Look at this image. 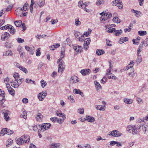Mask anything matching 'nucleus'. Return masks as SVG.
Wrapping results in <instances>:
<instances>
[{
    "label": "nucleus",
    "instance_id": "f257e3e1",
    "mask_svg": "<svg viewBox=\"0 0 148 148\" xmlns=\"http://www.w3.org/2000/svg\"><path fill=\"white\" fill-rule=\"evenodd\" d=\"M29 141V137L27 135H24L20 138H18L16 140V143L19 145H22L23 143H28Z\"/></svg>",
    "mask_w": 148,
    "mask_h": 148
},
{
    "label": "nucleus",
    "instance_id": "f03ea898",
    "mask_svg": "<svg viewBox=\"0 0 148 148\" xmlns=\"http://www.w3.org/2000/svg\"><path fill=\"white\" fill-rule=\"evenodd\" d=\"M122 134L119 131L116 130H114L109 132L108 134L109 136L114 137L120 136L122 135Z\"/></svg>",
    "mask_w": 148,
    "mask_h": 148
},
{
    "label": "nucleus",
    "instance_id": "7ed1b4c3",
    "mask_svg": "<svg viewBox=\"0 0 148 148\" xmlns=\"http://www.w3.org/2000/svg\"><path fill=\"white\" fill-rule=\"evenodd\" d=\"M51 126V124L49 123H43L41 125V128L40 129V132H43L46 130L49 129Z\"/></svg>",
    "mask_w": 148,
    "mask_h": 148
},
{
    "label": "nucleus",
    "instance_id": "20e7f679",
    "mask_svg": "<svg viewBox=\"0 0 148 148\" xmlns=\"http://www.w3.org/2000/svg\"><path fill=\"white\" fill-rule=\"evenodd\" d=\"M6 86L10 94L12 96H14L15 94V91L10 86L9 84L7 83Z\"/></svg>",
    "mask_w": 148,
    "mask_h": 148
},
{
    "label": "nucleus",
    "instance_id": "39448f33",
    "mask_svg": "<svg viewBox=\"0 0 148 148\" xmlns=\"http://www.w3.org/2000/svg\"><path fill=\"white\" fill-rule=\"evenodd\" d=\"M64 62L62 61L60 62L58 66V73H61L62 71H63L64 66Z\"/></svg>",
    "mask_w": 148,
    "mask_h": 148
},
{
    "label": "nucleus",
    "instance_id": "423d86ee",
    "mask_svg": "<svg viewBox=\"0 0 148 148\" xmlns=\"http://www.w3.org/2000/svg\"><path fill=\"white\" fill-rule=\"evenodd\" d=\"M79 81V79L78 77L75 76H72L70 79V82L72 84L76 83Z\"/></svg>",
    "mask_w": 148,
    "mask_h": 148
},
{
    "label": "nucleus",
    "instance_id": "0eeeda50",
    "mask_svg": "<svg viewBox=\"0 0 148 148\" xmlns=\"http://www.w3.org/2000/svg\"><path fill=\"white\" fill-rule=\"evenodd\" d=\"M141 127V125H139V128L138 127H136L135 125H133V128H132L131 130V133L133 134H137L138 132L137 130L140 128Z\"/></svg>",
    "mask_w": 148,
    "mask_h": 148
},
{
    "label": "nucleus",
    "instance_id": "6e6552de",
    "mask_svg": "<svg viewBox=\"0 0 148 148\" xmlns=\"http://www.w3.org/2000/svg\"><path fill=\"white\" fill-rule=\"evenodd\" d=\"M10 34L7 32H5L1 36V39L4 40L7 39L10 36Z\"/></svg>",
    "mask_w": 148,
    "mask_h": 148
},
{
    "label": "nucleus",
    "instance_id": "1a4fd4ad",
    "mask_svg": "<svg viewBox=\"0 0 148 148\" xmlns=\"http://www.w3.org/2000/svg\"><path fill=\"white\" fill-rule=\"evenodd\" d=\"M73 93L75 94H78L80 95L82 97L84 96L83 92L79 89H75L73 90Z\"/></svg>",
    "mask_w": 148,
    "mask_h": 148
},
{
    "label": "nucleus",
    "instance_id": "9d476101",
    "mask_svg": "<svg viewBox=\"0 0 148 148\" xmlns=\"http://www.w3.org/2000/svg\"><path fill=\"white\" fill-rule=\"evenodd\" d=\"M8 111L4 110L2 113L4 115V118L6 121L10 119L9 116L8 115Z\"/></svg>",
    "mask_w": 148,
    "mask_h": 148
},
{
    "label": "nucleus",
    "instance_id": "9b49d317",
    "mask_svg": "<svg viewBox=\"0 0 148 148\" xmlns=\"http://www.w3.org/2000/svg\"><path fill=\"white\" fill-rule=\"evenodd\" d=\"M90 69H84L80 71V73L83 75H88L90 73Z\"/></svg>",
    "mask_w": 148,
    "mask_h": 148
},
{
    "label": "nucleus",
    "instance_id": "f8f14e48",
    "mask_svg": "<svg viewBox=\"0 0 148 148\" xmlns=\"http://www.w3.org/2000/svg\"><path fill=\"white\" fill-rule=\"evenodd\" d=\"M17 80H15V82L12 81L10 82L11 86L14 88H17L19 86V84L17 83Z\"/></svg>",
    "mask_w": 148,
    "mask_h": 148
},
{
    "label": "nucleus",
    "instance_id": "ddd939ff",
    "mask_svg": "<svg viewBox=\"0 0 148 148\" xmlns=\"http://www.w3.org/2000/svg\"><path fill=\"white\" fill-rule=\"evenodd\" d=\"M41 125H38L34 126L33 127V130L35 132L38 131V132H40V129L41 128Z\"/></svg>",
    "mask_w": 148,
    "mask_h": 148
},
{
    "label": "nucleus",
    "instance_id": "4468645a",
    "mask_svg": "<svg viewBox=\"0 0 148 148\" xmlns=\"http://www.w3.org/2000/svg\"><path fill=\"white\" fill-rule=\"evenodd\" d=\"M60 144L59 143H53L50 146V148H60Z\"/></svg>",
    "mask_w": 148,
    "mask_h": 148
},
{
    "label": "nucleus",
    "instance_id": "2eb2a0df",
    "mask_svg": "<svg viewBox=\"0 0 148 148\" xmlns=\"http://www.w3.org/2000/svg\"><path fill=\"white\" fill-rule=\"evenodd\" d=\"M56 114L58 116L62 117L63 120L66 119L65 114L62 113L61 111H57L56 112Z\"/></svg>",
    "mask_w": 148,
    "mask_h": 148
},
{
    "label": "nucleus",
    "instance_id": "dca6fc26",
    "mask_svg": "<svg viewBox=\"0 0 148 148\" xmlns=\"http://www.w3.org/2000/svg\"><path fill=\"white\" fill-rule=\"evenodd\" d=\"M74 49L77 52H81L82 49V47L80 46H75L73 47Z\"/></svg>",
    "mask_w": 148,
    "mask_h": 148
},
{
    "label": "nucleus",
    "instance_id": "f3484780",
    "mask_svg": "<svg viewBox=\"0 0 148 148\" xmlns=\"http://www.w3.org/2000/svg\"><path fill=\"white\" fill-rule=\"evenodd\" d=\"M35 116L37 121L41 120L43 117V115L39 113H37L35 115Z\"/></svg>",
    "mask_w": 148,
    "mask_h": 148
},
{
    "label": "nucleus",
    "instance_id": "a211bd4d",
    "mask_svg": "<svg viewBox=\"0 0 148 148\" xmlns=\"http://www.w3.org/2000/svg\"><path fill=\"white\" fill-rule=\"evenodd\" d=\"M86 119L88 122H93L95 121L94 118L93 117H91L90 116H86Z\"/></svg>",
    "mask_w": 148,
    "mask_h": 148
},
{
    "label": "nucleus",
    "instance_id": "6ab92c4d",
    "mask_svg": "<svg viewBox=\"0 0 148 148\" xmlns=\"http://www.w3.org/2000/svg\"><path fill=\"white\" fill-rule=\"evenodd\" d=\"M94 83L96 89L97 90H98L101 88V85L97 81H94Z\"/></svg>",
    "mask_w": 148,
    "mask_h": 148
},
{
    "label": "nucleus",
    "instance_id": "aec40b11",
    "mask_svg": "<svg viewBox=\"0 0 148 148\" xmlns=\"http://www.w3.org/2000/svg\"><path fill=\"white\" fill-rule=\"evenodd\" d=\"M9 31L10 33L12 34H14L16 32V30L11 25H10Z\"/></svg>",
    "mask_w": 148,
    "mask_h": 148
},
{
    "label": "nucleus",
    "instance_id": "412c9836",
    "mask_svg": "<svg viewBox=\"0 0 148 148\" xmlns=\"http://www.w3.org/2000/svg\"><path fill=\"white\" fill-rule=\"evenodd\" d=\"M128 40V38L127 37L121 38H120L119 41V43L120 44L123 43L124 42H126Z\"/></svg>",
    "mask_w": 148,
    "mask_h": 148
},
{
    "label": "nucleus",
    "instance_id": "4be33fe9",
    "mask_svg": "<svg viewBox=\"0 0 148 148\" xmlns=\"http://www.w3.org/2000/svg\"><path fill=\"white\" fill-rule=\"evenodd\" d=\"M108 25H107L106 26V27L107 28L106 29V31L109 33H111L112 32H114H114H115V28H113L109 29V28L108 27Z\"/></svg>",
    "mask_w": 148,
    "mask_h": 148
},
{
    "label": "nucleus",
    "instance_id": "5701e85b",
    "mask_svg": "<svg viewBox=\"0 0 148 148\" xmlns=\"http://www.w3.org/2000/svg\"><path fill=\"white\" fill-rule=\"evenodd\" d=\"M3 93L0 94V101L3 102L5 101V92L4 91H3Z\"/></svg>",
    "mask_w": 148,
    "mask_h": 148
},
{
    "label": "nucleus",
    "instance_id": "b1692460",
    "mask_svg": "<svg viewBox=\"0 0 148 148\" xmlns=\"http://www.w3.org/2000/svg\"><path fill=\"white\" fill-rule=\"evenodd\" d=\"M124 101L126 104H131L132 103L133 101L132 99L125 98L124 99Z\"/></svg>",
    "mask_w": 148,
    "mask_h": 148
},
{
    "label": "nucleus",
    "instance_id": "393cba45",
    "mask_svg": "<svg viewBox=\"0 0 148 148\" xmlns=\"http://www.w3.org/2000/svg\"><path fill=\"white\" fill-rule=\"evenodd\" d=\"M122 33V31L121 29L116 30L115 29V31L114 33V34L116 36H118L120 35Z\"/></svg>",
    "mask_w": 148,
    "mask_h": 148
},
{
    "label": "nucleus",
    "instance_id": "a878e982",
    "mask_svg": "<svg viewBox=\"0 0 148 148\" xmlns=\"http://www.w3.org/2000/svg\"><path fill=\"white\" fill-rule=\"evenodd\" d=\"M13 143V140L11 139H8L6 143V145L7 147H8L9 145H11Z\"/></svg>",
    "mask_w": 148,
    "mask_h": 148
},
{
    "label": "nucleus",
    "instance_id": "bb28decb",
    "mask_svg": "<svg viewBox=\"0 0 148 148\" xmlns=\"http://www.w3.org/2000/svg\"><path fill=\"white\" fill-rule=\"evenodd\" d=\"M137 57L136 60V62L138 64H139L142 61V58L140 55H137Z\"/></svg>",
    "mask_w": 148,
    "mask_h": 148
},
{
    "label": "nucleus",
    "instance_id": "cd10ccee",
    "mask_svg": "<svg viewBox=\"0 0 148 148\" xmlns=\"http://www.w3.org/2000/svg\"><path fill=\"white\" fill-rule=\"evenodd\" d=\"M110 63V67L109 69L107 70V72L106 73V74L108 75V76L110 75V74H112L111 73H110L111 72V69L112 68V66H111V62L110 61L109 62Z\"/></svg>",
    "mask_w": 148,
    "mask_h": 148
},
{
    "label": "nucleus",
    "instance_id": "c85d7f7f",
    "mask_svg": "<svg viewBox=\"0 0 148 148\" xmlns=\"http://www.w3.org/2000/svg\"><path fill=\"white\" fill-rule=\"evenodd\" d=\"M104 53V51L102 50L97 49L96 51V53L98 56L102 55Z\"/></svg>",
    "mask_w": 148,
    "mask_h": 148
},
{
    "label": "nucleus",
    "instance_id": "c756f323",
    "mask_svg": "<svg viewBox=\"0 0 148 148\" xmlns=\"http://www.w3.org/2000/svg\"><path fill=\"white\" fill-rule=\"evenodd\" d=\"M14 23L17 27H19L21 25V21H14Z\"/></svg>",
    "mask_w": 148,
    "mask_h": 148
},
{
    "label": "nucleus",
    "instance_id": "7c9ffc66",
    "mask_svg": "<svg viewBox=\"0 0 148 148\" xmlns=\"http://www.w3.org/2000/svg\"><path fill=\"white\" fill-rule=\"evenodd\" d=\"M27 112L26 111H25L21 115V117L25 119L27 118Z\"/></svg>",
    "mask_w": 148,
    "mask_h": 148
},
{
    "label": "nucleus",
    "instance_id": "2f4dec72",
    "mask_svg": "<svg viewBox=\"0 0 148 148\" xmlns=\"http://www.w3.org/2000/svg\"><path fill=\"white\" fill-rule=\"evenodd\" d=\"M74 34L75 37L78 39L79 37H80V35L81 34L80 32H77V31H75L74 32Z\"/></svg>",
    "mask_w": 148,
    "mask_h": 148
},
{
    "label": "nucleus",
    "instance_id": "473e14b6",
    "mask_svg": "<svg viewBox=\"0 0 148 148\" xmlns=\"http://www.w3.org/2000/svg\"><path fill=\"white\" fill-rule=\"evenodd\" d=\"M113 21L115 23H119L121 22V20L119 19L117 17H115L113 19Z\"/></svg>",
    "mask_w": 148,
    "mask_h": 148
},
{
    "label": "nucleus",
    "instance_id": "72a5a7b5",
    "mask_svg": "<svg viewBox=\"0 0 148 148\" xmlns=\"http://www.w3.org/2000/svg\"><path fill=\"white\" fill-rule=\"evenodd\" d=\"M138 34L140 36H144L147 34V32L145 31H140L138 32Z\"/></svg>",
    "mask_w": 148,
    "mask_h": 148
},
{
    "label": "nucleus",
    "instance_id": "f704fd0d",
    "mask_svg": "<svg viewBox=\"0 0 148 148\" xmlns=\"http://www.w3.org/2000/svg\"><path fill=\"white\" fill-rule=\"evenodd\" d=\"M6 130V134L10 135L13 133V131L10 130L5 128Z\"/></svg>",
    "mask_w": 148,
    "mask_h": 148
},
{
    "label": "nucleus",
    "instance_id": "c9c22d12",
    "mask_svg": "<svg viewBox=\"0 0 148 148\" xmlns=\"http://www.w3.org/2000/svg\"><path fill=\"white\" fill-rule=\"evenodd\" d=\"M88 32H84V34H83L84 35H84L86 37H88L89 36L91 32V30L90 29H88Z\"/></svg>",
    "mask_w": 148,
    "mask_h": 148
},
{
    "label": "nucleus",
    "instance_id": "e433bc0d",
    "mask_svg": "<svg viewBox=\"0 0 148 148\" xmlns=\"http://www.w3.org/2000/svg\"><path fill=\"white\" fill-rule=\"evenodd\" d=\"M45 4V0H40L39 5L40 7L43 6Z\"/></svg>",
    "mask_w": 148,
    "mask_h": 148
},
{
    "label": "nucleus",
    "instance_id": "4c0bfd02",
    "mask_svg": "<svg viewBox=\"0 0 148 148\" xmlns=\"http://www.w3.org/2000/svg\"><path fill=\"white\" fill-rule=\"evenodd\" d=\"M47 94L46 92L42 91L41 92L39 93L38 95V96H43V97H45L47 95Z\"/></svg>",
    "mask_w": 148,
    "mask_h": 148
},
{
    "label": "nucleus",
    "instance_id": "58836bf2",
    "mask_svg": "<svg viewBox=\"0 0 148 148\" xmlns=\"http://www.w3.org/2000/svg\"><path fill=\"white\" fill-rule=\"evenodd\" d=\"M41 86L42 88H44L47 85L46 82L43 80H42L40 81Z\"/></svg>",
    "mask_w": 148,
    "mask_h": 148
},
{
    "label": "nucleus",
    "instance_id": "ea45409f",
    "mask_svg": "<svg viewBox=\"0 0 148 148\" xmlns=\"http://www.w3.org/2000/svg\"><path fill=\"white\" fill-rule=\"evenodd\" d=\"M12 56V52L11 51L8 50L5 52V53L3 54V56Z\"/></svg>",
    "mask_w": 148,
    "mask_h": 148
},
{
    "label": "nucleus",
    "instance_id": "a19ab883",
    "mask_svg": "<svg viewBox=\"0 0 148 148\" xmlns=\"http://www.w3.org/2000/svg\"><path fill=\"white\" fill-rule=\"evenodd\" d=\"M133 128V125H129L127 127V130L130 133H131V130Z\"/></svg>",
    "mask_w": 148,
    "mask_h": 148
},
{
    "label": "nucleus",
    "instance_id": "79ce46f5",
    "mask_svg": "<svg viewBox=\"0 0 148 148\" xmlns=\"http://www.w3.org/2000/svg\"><path fill=\"white\" fill-rule=\"evenodd\" d=\"M90 42V38H87L85 39L84 41V43L87 45H89Z\"/></svg>",
    "mask_w": 148,
    "mask_h": 148
},
{
    "label": "nucleus",
    "instance_id": "37998d69",
    "mask_svg": "<svg viewBox=\"0 0 148 148\" xmlns=\"http://www.w3.org/2000/svg\"><path fill=\"white\" fill-rule=\"evenodd\" d=\"M100 19L101 21H104L107 19L106 17V14H104L103 15H102L100 17Z\"/></svg>",
    "mask_w": 148,
    "mask_h": 148
},
{
    "label": "nucleus",
    "instance_id": "c03bdc74",
    "mask_svg": "<svg viewBox=\"0 0 148 148\" xmlns=\"http://www.w3.org/2000/svg\"><path fill=\"white\" fill-rule=\"evenodd\" d=\"M116 6H117L119 9H122L123 7L122 3L121 2L119 1L117 4L116 5Z\"/></svg>",
    "mask_w": 148,
    "mask_h": 148
},
{
    "label": "nucleus",
    "instance_id": "a18cd8bd",
    "mask_svg": "<svg viewBox=\"0 0 148 148\" xmlns=\"http://www.w3.org/2000/svg\"><path fill=\"white\" fill-rule=\"evenodd\" d=\"M13 76L14 77V78L15 80H18V79L19 77V74L16 73H14Z\"/></svg>",
    "mask_w": 148,
    "mask_h": 148
},
{
    "label": "nucleus",
    "instance_id": "49530a36",
    "mask_svg": "<svg viewBox=\"0 0 148 148\" xmlns=\"http://www.w3.org/2000/svg\"><path fill=\"white\" fill-rule=\"evenodd\" d=\"M5 46L8 48H10L12 46L11 43L7 42L5 43Z\"/></svg>",
    "mask_w": 148,
    "mask_h": 148
},
{
    "label": "nucleus",
    "instance_id": "de8ad7c7",
    "mask_svg": "<svg viewBox=\"0 0 148 148\" xmlns=\"http://www.w3.org/2000/svg\"><path fill=\"white\" fill-rule=\"evenodd\" d=\"M19 69L22 70L23 72L25 73H27V69L22 66H21V67H20Z\"/></svg>",
    "mask_w": 148,
    "mask_h": 148
},
{
    "label": "nucleus",
    "instance_id": "09e8293b",
    "mask_svg": "<svg viewBox=\"0 0 148 148\" xmlns=\"http://www.w3.org/2000/svg\"><path fill=\"white\" fill-rule=\"evenodd\" d=\"M6 130L5 128L2 129L0 133V136H3L6 134Z\"/></svg>",
    "mask_w": 148,
    "mask_h": 148
},
{
    "label": "nucleus",
    "instance_id": "8fccbe9b",
    "mask_svg": "<svg viewBox=\"0 0 148 148\" xmlns=\"http://www.w3.org/2000/svg\"><path fill=\"white\" fill-rule=\"evenodd\" d=\"M112 75L108 76V78L109 79H116L117 77L114 74H112Z\"/></svg>",
    "mask_w": 148,
    "mask_h": 148
},
{
    "label": "nucleus",
    "instance_id": "3c124183",
    "mask_svg": "<svg viewBox=\"0 0 148 148\" xmlns=\"http://www.w3.org/2000/svg\"><path fill=\"white\" fill-rule=\"evenodd\" d=\"M10 25H7L1 27L0 29L1 30H4L9 28Z\"/></svg>",
    "mask_w": 148,
    "mask_h": 148
},
{
    "label": "nucleus",
    "instance_id": "603ef678",
    "mask_svg": "<svg viewBox=\"0 0 148 148\" xmlns=\"http://www.w3.org/2000/svg\"><path fill=\"white\" fill-rule=\"evenodd\" d=\"M28 4L27 3H25L23 7V9L25 11H26L27 10V7H28Z\"/></svg>",
    "mask_w": 148,
    "mask_h": 148
},
{
    "label": "nucleus",
    "instance_id": "864d4df0",
    "mask_svg": "<svg viewBox=\"0 0 148 148\" xmlns=\"http://www.w3.org/2000/svg\"><path fill=\"white\" fill-rule=\"evenodd\" d=\"M75 23L76 26L79 25L81 24V22L79 21V18H76L75 20Z\"/></svg>",
    "mask_w": 148,
    "mask_h": 148
},
{
    "label": "nucleus",
    "instance_id": "5fc2aeb1",
    "mask_svg": "<svg viewBox=\"0 0 148 148\" xmlns=\"http://www.w3.org/2000/svg\"><path fill=\"white\" fill-rule=\"evenodd\" d=\"M46 36V35H37V36H36V37L37 38V39H39L41 38H44Z\"/></svg>",
    "mask_w": 148,
    "mask_h": 148
},
{
    "label": "nucleus",
    "instance_id": "6e6d98bb",
    "mask_svg": "<svg viewBox=\"0 0 148 148\" xmlns=\"http://www.w3.org/2000/svg\"><path fill=\"white\" fill-rule=\"evenodd\" d=\"M78 111L79 113L81 114H83L84 113V109L83 108H81L78 110Z\"/></svg>",
    "mask_w": 148,
    "mask_h": 148
},
{
    "label": "nucleus",
    "instance_id": "4d7b16f0",
    "mask_svg": "<svg viewBox=\"0 0 148 148\" xmlns=\"http://www.w3.org/2000/svg\"><path fill=\"white\" fill-rule=\"evenodd\" d=\"M68 99L70 100L71 103H73L75 102V100L73 99V96H70L68 97Z\"/></svg>",
    "mask_w": 148,
    "mask_h": 148
},
{
    "label": "nucleus",
    "instance_id": "13d9d810",
    "mask_svg": "<svg viewBox=\"0 0 148 148\" xmlns=\"http://www.w3.org/2000/svg\"><path fill=\"white\" fill-rule=\"evenodd\" d=\"M107 78L106 77H104L102 79H101V83L104 84L107 81Z\"/></svg>",
    "mask_w": 148,
    "mask_h": 148
},
{
    "label": "nucleus",
    "instance_id": "bf43d9fd",
    "mask_svg": "<svg viewBox=\"0 0 148 148\" xmlns=\"http://www.w3.org/2000/svg\"><path fill=\"white\" fill-rule=\"evenodd\" d=\"M103 2L104 1L103 0H97L96 4L97 5H99Z\"/></svg>",
    "mask_w": 148,
    "mask_h": 148
},
{
    "label": "nucleus",
    "instance_id": "052dcab7",
    "mask_svg": "<svg viewBox=\"0 0 148 148\" xmlns=\"http://www.w3.org/2000/svg\"><path fill=\"white\" fill-rule=\"evenodd\" d=\"M16 40L19 43H23L24 42V40L23 39H22L20 38H18L16 39Z\"/></svg>",
    "mask_w": 148,
    "mask_h": 148
},
{
    "label": "nucleus",
    "instance_id": "680f3d73",
    "mask_svg": "<svg viewBox=\"0 0 148 148\" xmlns=\"http://www.w3.org/2000/svg\"><path fill=\"white\" fill-rule=\"evenodd\" d=\"M82 37H84V35H81L80 37H79V38H78V39L79 40V41H80L81 42H83L84 41L85 38H82Z\"/></svg>",
    "mask_w": 148,
    "mask_h": 148
},
{
    "label": "nucleus",
    "instance_id": "e2e57ef3",
    "mask_svg": "<svg viewBox=\"0 0 148 148\" xmlns=\"http://www.w3.org/2000/svg\"><path fill=\"white\" fill-rule=\"evenodd\" d=\"M106 44L107 46H111L112 45V42L108 39H106Z\"/></svg>",
    "mask_w": 148,
    "mask_h": 148
},
{
    "label": "nucleus",
    "instance_id": "0e129e2a",
    "mask_svg": "<svg viewBox=\"0 0 148 148\" xmlns=\"http://www.w3.org/2000/svg\"><path fill=\"white\" fill-rule=\"evenodd\" d=\"M12 8V5H10L8 6L6 8V11L7 12L11 10Z\"/></svg>",
    "mask_w": 148,
    "mask_h": 148
},
{
    "label": "nucleus",
    "instance_id": "69168bd1",
    "mask_svg": "<svg viewBox=\"0 0 148 148\" xmlns=\"http://www.w3.org/2000/svg\"><path fill=\"white\" fill-rule=\"evenodd\" d=\"M56 121L58 122L59 124H61L64 121L62 120L61 119H59L57 118Z\"/></svg>",
    "mask_w": 148,
    "mask_h": 148
},
{
    "label": "nucleus",
    "instance_id": "338daca9",
    "mask_svg": "<svg viewBox=\"0 0 148 148\" xmlns=\"http://www.w3.org/2000/svg\"><path fill=\"white\" fill-rule=\"evenodd\" d=\"M112 14L110 13H108L106 14V17L107 19L110 18Z\"/></svg>",
    "mask_w": 148,
    "mask_h": 148
},
{
    "label": "nucleus",
    "instance_id": "774afa93",
    "mask_svg": "<svg viewBox=\"0 0 148 148\" xmlns=\"http://www.w3.org/2000/svg\"><path fill=\"white\" fill-rule=\"evenodd\" d=\"M51 23L52 25H53V24L57 23L58 22V21L57 19H52L51 21Z\"/></svg>",
    "mask_w": 148,
    "mask_h": 148
}]
</instances>
